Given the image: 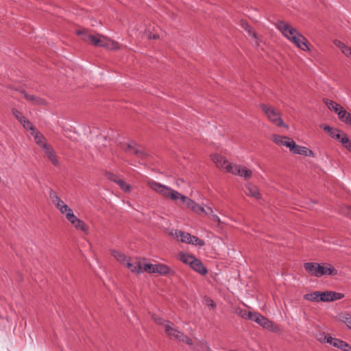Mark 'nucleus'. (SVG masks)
<instances>
[{"label": "nucleus", "instance_id": "1", "mask_svg": "<svg viewBox=\"0 0 351 351\" xmlns=\"http://www.w3.org/2000/svg\"><path fill=\"white\" fill-rule=\"evenodd\" d=\"M147 184L153 191L164 197L169 198L173 201L180 200L181 202L184 203L189 209L197 215L208 214V212L205 210L204 207L197 204L191 199L182 195L168 186L162 184L153 180H147Z\"/></svg>", "mask_w": 351, "mask_h": 351}, {"label": "nucleus", "instance_id": "2", "mask_svg": "<svg viewBox=\"0 0 351 351\" xmlns=\"http://www.w3.org/2000/svg\"><path fill=\"white\" fill-rule=\"evenodd\" d=\"M111 254L117 261L120 262L133 273L141 274L143 271L150 274L156 273V265L150 263L142 264L139 258H131L125 254L116 250H112Z\"/></svg>", "mask_w": 351, "mask_h": 351}, {"label": "nucleus", "instance_id": "3", "mask_svg": "<svg viewBox=\"0 0 351 351\" xmlns=\"http://www.w3.org/2000/svg\"><path fill=\"white\" fill-rule=\"evenodd\" d=\"M276 26L285 37L291 41L298 48L303 51L308 50L306 38L296 29L282 21H278Z\"/></svg>", "mask_w": 351, "mask_h": 351}, {"label": "nucleus", "instance_id": "4", "mask_svg": "<svg viewBox=\"0 0 351 351\" xmlns=\"http://www.w3.org/2000/svg\"><path fill=\"white\" fill-rule=\"evenodd\" d=\"M212 160L218 168L225 169L227 172L249 179L252 175L251 170L237 165L229 164L223 156L218 154L212 156Z\"/></svg>", "mask_w": 351, "mask_h": 351}, {"label": "nucleus", "instance_id": "5", "mask_svg": "<svg viewBox=\"0 0 351 351\" xmlns=\"http://www.w3.org/2000/svg\"><path fill=\"white\" fill-rule=\"evenodd\" d=\"M304 268L311 276L321 277L324 275L335 276L337 270L328 263H305Z\"/></svg>", "mask_w": 351, "mask_h": 351}, {"label": "nucleus", "instance_id": "6", "mask_svg": "<svg viewBox=\"0 0 351 351\" xmlns=\"http://www.w3.org/2000/svg\"><path fill=\"white\" fill-rule=\"evenodd\" d=\"M154 321L159 325L164 326L165 333L171 338H173L179 341L186 342L189 345H192V340L184 336L180 331L173 327V324L166 321L158 315L153 316Z\"/></svg>", "mask_w": 351, "mask_h": 351}, {"label": "nucleus", "instance_id": "7", "mask_svg": "<svg viewBox=\"0 0 351 351\" xmlns=\"http://www.w3.org/2000/svg\"><path fill=\"white\" fill-rule=\"evenodd\" d=\"M169 234L178 239H180L182 243H189L199 247H202L205 244L203 240L186 232L172 230L169 232Z\"/></svg>", "mask_w": 351, "mask_h": 351}, {"label": "nucleus", "instance_id": "8", "mask_svg": "<svg viewBox=\"0 0 351 351\" xmlns=\"http://www.w3.org/2000/svg\"><path fill=\"white\" fill-rule=\"evenodd\" d=\"M260 106L270 122L278 127L282 126L287 129L289 128L288 125L285 124L283 120L281 119L280 112L276 110L272 106L265 104H261Z\"/></svg>", "mask_w": 351, "mask_h": 351}, {"label": "nucleus", "instance_id": "9", "mask_svg": "<svg viewBox=\"0 0 351 351\" xmlns=\"http://www.w3.org/2000/svg\"><path fill=\"white\" fill-rule=\"evenodd\" d=\"M123 149L128 154H135L137 157L140 158H145L147 154L146 152L143 150L141 146L136 145L134 142L128 143L127 145H123L122 146Z\"/></svg>", "mask_w": 351, "mask_h": 351}, {"label": "nucleus", "instance_id": "10", "mask_svg": "<svg viewBox=\"0 0 351 351\" xmlns=\"http://www.w3.org/2000/svg\"><path fill=\"white\" fill-rule=\"evenodd\" d=\"M77 34L82 37V39L88 43L89 44H91L94 45L95 47H98V43H99V34L95 35L88 33V32L85 29H79L76 32Z\"/></svg>", "mask_w": 351, "mask_h": 351}, {"label": "nucleus", "instance_id": "11", "mask_svg": "<svg viewBox=\"0 0 351 351\" xmlns=\"http://www.w3.org/2000/svg\"><path fill=\"white\" fill-rule=\"evenodd\" d=\"M97 47H104L110 50H117L120 48L119 44L104 35H99V43Z\"/></svg>", "mask_w": 351, "mask_h": 351}, {"label": "nucleus", "instance_id": "12", "mask_svg": "<svg viewBox=\"0 0 351 351\" xmlns=\"http://www.w3.org/2000/svg\"><path fill=\"white\" fill-rule=\"evenodd\" d=\"M320 302H332L337 300H340L343 298V294L341 293H337L332 291L321 292L320 291Z\"/></svg>", "mask_w": 351, "mask_h": 351}, {"label": "nucleus", "instance_id": "13", "mask_svg": "<svg viewBox=\"0 0 351 351\" xmlns=\"http://www.w3.org/2000/svg\"><path fill=\"white\" fill-rule=\"evenodd\" d=\"M272 140L277 145L280 146H285L288 147L289 150H291V148L294 145V141L287 136H282L278 134H274L272 136Z\"/></svg>", "mask_w": 351, "mask_h": 351}, {"label": "nucleus", "instance_id": "14", "mask_svg": "<svg viewBox=\"0 0 351 351\" xmlns=\"http://www.w3.org/2000/svg\"><path fill=\"white\" fill-rule=\"evenodd\" d=\"M71 218L69 220V221L77 230H80L82 232L87 233L88 231V228L86 224L81 219H78L75 215L71 216Z\"/></svg>", "mask_w": 351, "mask_h": 351}, {"label": "nucleus", "instance_id": "15", "mask_svg": "<svg viewBox=\"0 0 351 351\" xmlns=\"http://www.w3.org/2000/svg\"><path fill=\"white\" fill-rule=\"evenodd\" d=\"M293 154L304 155V156H313V152L306 147H303L301 145H298L294 143L293 146L291 148L290 150Z\"/></svg>", "mask_w": 351, "mask_h": 351}, {"label": "nucleus", "instance_id": "16", "mask_svg": "<svg viewBox=\"0 0 351 351\" xmlns=\"http://www.w3.org/2000/svg\"><path fill=\"white\" fill-rule=\"evenodd\" d=\"M49 197L55 206L61 211L66 205L52 189L49 191Z\"/></svg>", "mask_w": 351, "mask_h": 351}, {"label": "nucleus", "instance_id": "17", "mask_svg": "<svg viewBox=\"0 0 351 351\" xmlns=\"http://www.w3.org/2000/svg\"><path fill=\"white\" fill-rule=\"evenodd\" d=\"M323 130L327 132L331 138L338 140L341 143L343 134L339 133V130L337 128H333L329 125H321Z\"/></svg>", "mask_w": 351, "mask_h": 351}, {"label": "nucleus", "instance_id": "18", "mask_svg": "<svg viewBox=\"0 0 351 351\" xmlns=\"http://www.w3.org/2000/svg\"><path fill=\"white\" fill-rule=\"evenodd\" d=\"M31 134L34 136L36 143L39 145L43 150L49 145L46 143L45 138L40 132L36 130L34 132H31Z\"/></svg>", "mask_w": 351, "mask_h": 351}, {"label": "nucleus", "instance_id": "19", "mask_svg": "<svg viewBox=\"0 0 351 351\" xmlns=\"http://www.w3.org/2000/svg\"><path fill=\"white\" fill-rule=\"evenodd\" d=\"M45 155L47 156L49 160L52 162V164L55 166L58 165L59 162L57 158L56 154L54 151V149L49 145L48 147H45V149H43Z\"/></svg>", "mask_w": 351, "mask_h": 351}, {"label": "nucleus", "instance_id": "20", "mask_svg": "<svg viewBox=\"0 0 351 351\" xmlns=\"http://www.w3.org/2000/svg\"><path fill=\"white\" fill-rule=\"evenodd\" d=\"M22 94L23 95V97L25 99L32 102L33 104H36V105H38V106H42V105L45 104V101L43 98L38 97L33 95H30L25 91L22 92Z\"/></svg>", "mask_w": 351, "mask_h": 351}, {"label": "nucleus", "instance_id": "21", "mask_svg": "<svg viewBox=\"0 0 351 351\" xmlns=\"http://www.w3.org/2000/svg\"><path fill=\"white\" fill-rule=\"evenodd\" d=\"M245 193L247 195L252 196L256 199H260L261 197L258 188L252 184H247Z\"/></svg>", "mask_w": 351, "mask_h": 351}, {"label": "nucleus", "instance_id": "22", "mask_svg": "<svg viewBox=\"0 0 351 351\" xmlns=\"http://www.w3.org/2000/svg\"><path fill=\"white\" fill-rule=\"evenodd\" d=\"M190 266L193 270H195V271L198 272L202 275H204L207 273V270L206 269L202 262L197 258H195L193 260Z\"/></svg>", "mask_w": 351, "mask_h": 351}, {"label": "nucleus", "instance_id": "23", "mask_svg": "<svg viewBox=\"0 0 351 351\" xmlns=\"http://www.w3.org/2000/svg\"><path fill=\"white\" fill-rule=\"evenodd\" d=\"M334 44L341 51V52L347 57L351 58V48L346 45L340 40H334Z\"/></svg>", "mask_w": 351, "mask_h": 351}, {"label": "nucleus", "instance_id": "24", "mask_svg": "<svg viewBox=\"0 0 351 351\" xmlns=\"http://www.w3.org/2000/svg\"><path fill=\"white\" fill-rule=\"evenodd\" d=\"M324 102L326 104V106L330 110H333L335 112H336L338 114V112L341 111L343 108L339 105V104H337L336 102L329 100L328 99H324Z\"/></svg>", "mask_w": 351, "mask_h": 351}, {"label": "nucleus", "instance_id": "25", "mask_svg": "<svg viewBox=\"0 0 351 351\" xmlns=\"http://www.w3.org/2000/svg\"><path fill=\"white\" fill-rule=\"evenodd\" d=\"M241 25L242 28H243V29H245V30L247 32L248 35H249L250 36H252V37L254 39V40H255V44H256V45H258V38H257V35H256V34L255 33V32L254 31L253 28H252V27H251L250 26V25H249L247 23H246V22H243V21H242Z\"/></svg>", "mask_w": 351, "mask_h": 351}, {"label": "nucleus", "instance_id": "26", "mask_svg": "<svg viewBox=\"0 0 351 351\" xmlns=\"http://www.w3.org/2000/svg\"><path fill=\"white\" fill-rule=\"evenodd\" d=\"M338 117L342 122L351 125V114L348 112L344 108L338 112Z\"/></svg>", "mask_w": 351, "mask_h": 351}, {"label": "nucleus", "instance_id": "27", "mask_svg": "<svg viewBox=\"0 0 351 351\" xmlns=\"http://www.w3.org/2000/svg\"><path fill=\"white\" fill-rule=\"evenodd\" d=\"M258 317H259V319H258L257 324H258L260 326H263V328H265L267 329H272V327H273L272 322L269 321L267 318L265 317L262 315H261V316Z\"/></svg>", "mask_w": 351, "mask_h": 351}, {"label": "nucleus", "instance_id": "28", "mask_svg": "<svg viewBox=\"0 0 351 351\" xmlns=\"http://www.w3.org/2000/svg\"><path fill=\"white\" fill-rule=\"evenodd\" d=\"M320 291H314L313 293H306L304 295V298L306 300L319 302H320Z\"/></svg>", "mask_w": 351, "mask_h": 351}, {"label": "nucleus", "instance_id": "29", "mask_svg": "<svg viewBox=\"0 0 351 351\" xmlns=\"http://www.w3.org/2000/svg\"><path fill=\"white\" fill-rule=\"evenodd\" d=\"M195 258L193 256L181 252L179 254V259L184 263L191 265L192 262Z\"/></svg>", "mask_w": 351, "mask_h": 351}, {"label": "nucleus", "instance_id": "30", "mask_svg": "<svg viewBox=\"0 0 351 351\" xmlns=\"http://www.w3.org/2000/svg\"><path fill=\"white\" fill-rule=\"evenodd\" d=\"M156 268V273L160 275H166L170 271L169 267L163 264H157Z\"/></svg>", "mask_w": 351, "mask_h": 351}, {"label": "nucleus", "instance_id": "31", "mask_svg": "<svg viewBox=\"0 0 351 351\" xmlns=\"http://www.w3.org/2000/svg\"><path fill=\"white\" fill-rule=\"evenodd\" d=\"M114 182H116L119 187L125 192H130V184H127L124 180L121 179H114Z\"/></svg>", "mask_w": 351, "mask_h": 351}, {"label": "nucleus", "instance_id": "32", "mask_svg": "<svg viewBox=\"0 0 351 351\" xmlns=\"http://www.w3.org/2000/svg\"><path fill=\"white\" fill-rule=\"evenodd\" d=\"M341 143L346 149L351 152V141L345 133L343 134L342 138L341 139Z\"/></svg>", "mask_w": 351, "mask_h": 351}, {"label": "nucleus", "instance_id": "33", "mask_svg": "<svg viewBox=\"0 0 351 351\" xmlns=\"http://www.w3.org/2000/svg\"><path fill=\"white\" fill-rule=\"evenodd\" d=\"M194 351H211V350L208 347L206 342L199 341L197 343Z\"/></svg>", "mask_w": 351, "mask_h": 351}, {"label": "nucleus", "instance_id": "34", "mask_svg": "<svg viewBox=\"0 0 351 351\" xmlns=\"http://www.w3.org/2000/svg\"><path fill=\"white\" fill-rule=\"evenodd\" d=\"M324 340L326 341V343L332 345L335 348H338L339 346V343L341 339L333 338L331 336H324Z\"/></svg>", "mask_w": 351, "mask_h": 351}, {"label": "nucleus", "instance_id": "35", "mask_svg": "<svg viewBox=\"0 0 351 351\" xmlns=\"http://www.w3.org/2000/svg\"><path fill=\"white\" fill-rule=\"evenodd\" d=\"M60 213L62 214L65 215L66 218L68 219V221L71 219V218H70L71 217L69 215H71V216L75 215L73 214L72 209L68 205H66L64 207V208L60 211Z\"/></svg>", "mask_w": 351, "mask_h": 351}, {"label": "nucleus", "instance_id": "36", "mask_svg": "<svg viewBox=\"0 0 351 351\" xmlns=\"http://www.w3.org/2000/svg\"><path fill=\"white\" fill-rule=\"evenodd\" d=\"M21 124L23 125V128L28 130H29L31 132H34L36 130L35 127L33 126V125L30 123L29 120H27L26 118L21 123Z\"/></svg>", "mask_w": 351, "mask_h": 351}, {"label": "nucleus", "instance_id": "37", "mask_svg": "<svg viewBox=\"0 0 351 351\" xmlns=\"http://www.w3.org/2000/svg\"><path fill=\"white\" fill-rule=\"evenodd\" d=\"M13 116L20 122V123L25 119L23 114L16 108L12 109Z\"/></svg>", "mask_w": 351, "mask_h": 351}, {"label": "nucleus", "instance_id": "38", "mask_svg": "<svg viewBox=\"0 0 351 351\" xmlns=\"http://www.w3.org/2000/svg\"><path fill=\"white\" fill-rule=\"evenodd\" d=\"M337 348H339L343 351H351V346L342 340H341L339 346H338Z\"/></svg>", "mask_w": 351, "mask_h": 351}, {"label": "nucleus", "instance_id": "39", "mask_svg": "<svg viewBox=\"0 0 351 351\" xmlns=\"http://www.w3.org/2000/svg\"><path fill=\"white\" fill-rule=\"evenodd\" d=\"M239 315L243 318L249 319V317L252 316V312L247 311L245 310H241Z\"/></svg>", "mask_w": 351, "mask_h": 351}, {"label": "nucleus", "instance_id": "40", "mask_svg": "<svg viewBox=\"0 0 351 351\" xmlns=\"http://www.w3.org/2000/svg\"><path fill=\"white\" fill-rule=\"evenodd\" d=\"M343 322L351 329V315H346L343 317Z\"/></svg>", "mask_w": 351, "mask_h": 351}, {"label": "nucleus", "instance_id": "41", "mask_svg": "<svg viewBox=\"0 0 351 351\" xmlns=\"http://www.w3.org/2000/svg\"><path fill=\"white\" fill-rule=\"evenodd\" d=\"M260 316H261L260 313L252 312V316L249 317V319L254 321L255 322L257 323L258 319H259V317H260Z\"/></svg>", "mask_w": 351, "mask_h": 351}, {"label": "nucleus", "instance_id": "42", "mask_svg": "<svg viewBox=\"0 0 351 351\" xmlns=\"http://www.w3.org/2000/svg\"><path fill=\"white\" fill-rule=\"evenodd\" d=\"M211 216V219L217 222L218 223H221V221L220 219V218L217 215H215L213 213L212 214L210 215Z\"/></svg>", "mask_w": 351, "mask_h": 351}, {"label": "nucleus", "instance_id": "43", "mask_svg": "<svg viewBox=\"0 0 351 351\" xmlns=\"http://www.w3.org/2000/svg\"><path fill=\"white\" fill-rule=\"evenodd\" d=\"M324 336H326L324 334H320L319 336L317 337L318 341L320 342H326V340H324Z\"/></svg>", "mask_w": 351, "mask_h": 351}, {"label": "nucleus", "instance_id": "44", "mask_svg": "<svg viewBox=\"0 0 351 351\" xmlns=\"http://www.w3.org/2000/svg\"><path fill=\"white\" fill-rule=\"evenodd\" d=\"M204 209H205L206 211L208 212V215H210V214H212L213 213V209L211 208L208 207V206H206V208H204Z\"/></svg>", "mask_w": 351, "mask_h": 351}, {"label": "nucleus", "instance_id": "45", "mask_svg": "<svg viewBox=\"0 0 351 351\" xmlns=\"http://www.w3.org/2000/svg\"><path fill=\"white\" fill-rule=\"evenodd\" d=\"M149 38L150 39L156 40V39H157V38H158V34H152H152H150V35H149Z\"/></svg>", "mask_w": 351, "mask_h": 351}, {"label": "nucleus", "instance_id": "46", "mask_svg": "<svg viewBox=\"0 0 351 351\" xmlns=\"http://www.w3.org/2000/svg\"><path fill=\"white\" fill-rule=\"evenodd\" d=\"M207 304H208V305H210V306H211L212 307H214V306H215V304H214L213 301V300H208L207 301Z\"/></svg>", "mask_w": 351, "mask_h": 351}]
</instances>
